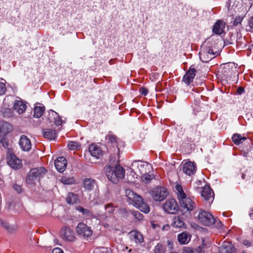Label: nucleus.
<instances>
[{"mask_svg": "<svg viewBox=\"0 0 253 253\" xmlns=\"http://www.w3.org/2000/svg\"><path fill=\"white\" fill-rule=\"evenodd\" d=\"M6 91L5 85L4 82L0 81V95L4 94Z\"/></svg>", "mask_w": 253, "mask_h": 253, "instance_id": "obj_40", "label": "nucleus"}, {"mask_svg": "<svg viewBox=\"0 0 253 253\" xmlns=\"http://www.w3.org/2000/svg\"><path fill=\"white\" fill-rule=\"evenodd\" d=\"M105 212L98 215L100 220L109 221V219L112 217L115 211V207L112 204H107L105 206Z\"/></svg>", "mask_w": 253, "mask_h": 253, "instance_id": "obj_14", "label": "nucleus"}, {"mask_svg": "<svg viewBox=\"0 0 253 253\" xmlns=\"http://www.w3.org/2000/svg\"><path fill=\"white\" fill-rule=\"evenodd\" d=\"M242 178L243 180H248L251 177L250 175V172L247 170L245 172L242 174Z\"/></svg>", "mask_w": 253, "mask_h": 253, "instance_id": "obj_44", "label": "nucleus"}, {"mask_svg": "<svg viewBox=\"0 0 253 253\" xmlns=\"http://www.w3.org/2000/svg\"><path fill=\"white\" fill-rule=\"evenodd\" d=\"M13 109L19 114H23L27 107L26 104L21 100H16L14 102Z\"/></svg>", "mask_w": 253, "mask_h": 253, "instance_id": "obj_25", "label": "nucleus"}, {"mask_svg": "<svg viewBox=\"0 0 253 253\" xmlns=\"http://www.w3.org/2000/svg\"><path fill=\"white\" fill-rule=\"evenodd\" d=\"M250 215L251 217L253 218V208L251 210V212L250 213Z\"/></svg>", "mask_w": 253, "mask_h": 253, "instance_id": "obj_55", "label": "nucleus"}, {"mask_svg": "<svg viewBox=\"0 0 253 253\" xmlns=\"http://www.w3.org/2000/svg\"><path fill=\"white\" fill-rule=\"evenodd\" d=\"M199 55L200 60L205 63L208 62L215 57V53L207 42H204L201 46Z\"/></svg>", "mask_w": 253, "mask_h": 253, "instance_id": "obj_6", "label": "nucleus"}, {"mask_svg": "<svg viewBox=\"0 0 253 253\" xmlns=\"http://www.w3.org/2000/svg\"><path fill=\"white\" fill-rule=\"evenodd\" d=\"M67 160L63 157L58 158L55 161V167L57 170L60 172H63L67 166Z\"/></svg>", "mask_w": 253, "mask_h": 253, "instance_id": "obj_22", "label": "nucleus"}, {"mask_svg": "<svg viewBox=\"0 0 253 253\" xmlns=\"http://www.w3.org/2000/svg\"><path fill=\"white\" fill-rule=\"evenodd\" d=\"M169 253H178L171 252H170Z\"/></svg>", "mask_w": 253, "mask_h": 253, "instance_id": "obj_57", "label": "nucleus"}, {"mask_svg": "<svg viewBox=\"0 0 253 253\" xmlns=\"http://www.w3.org/2000/svg\"><path fill=\"white\" fill-rule=\"evenodd\" d=\"M51 115L54 116V123L56 126H59L62 125L63 121L60 118L58 113L52 111Z\"/></svg>", "mask_w": 253, "mask_h": 253, "instance_id": "obj_36", "label": "nucleus"}, {"mask_svg": "<svg viewBox=\"0 0 253 253\" xmlns=\"http://www.w3.org/2000/svg\"><path fill=\"white\" fill-rule=\"evenodd\" d=\"M248 25L249 27L250 28V31H253V16L251 17L248 22Z\"/></svg>", "mask_w": 253, "mask_h": 253, "instance_id": "obj_43", "label": "nucleus"}, {"mask_svg": "<svg viewBox=\"0 0 253 253\" xmlns=\"http://www.w3.org/2000/svg\"><path fill=\"white\" fill-rule=\"evenodd\" d=\"M82 186L85 190L90 191L97 187V182L93 178H85L82 182Z\"/></svg>", "mask_w": 253, "mask_h": 253, "instance_id": "obj_18", "label": "nucleus"}, {"mask_svg": "<svg viewBox=\"0 0 253 253\" xmlns=\"http://www.w3.org/2000/svg\"><path fill=\"white\" fill-rule=\"evenodd\" d=\"M206 246L205 244H202L196 249H188L187 252L188 253H205Z\"/></svg>", "mask_w": 253, "mask_h": 253, "instance_id": "obj_32", "label": "nucleus"}, {"mask_svg": "<svg viewBox=\"0 0 253 253\" xmlns=\"http://www.w3.org/2000/svg\"><path fill=\"white\" fill-rule=\"evenodd\" d=\"M190 235L186 232L179 234L177 236L178 240L181 244H187L190 241Z\"/></svg>", "mask_w": 253, "mask_h": 253, "instance_id": "obj_27", "label": "nucleus"}, {"mask_svg": "<svg viewBox=\"0 0 253 253\" xmlns=\"http://www.w3.org/2000/svg\"><path fill=\"white\" fill-rule=\"evenodd\" d=\"M60 235L61 237L66 241L73 242L77 239L74 230L69 227H62L60 230Z\"/></svg>", "mask_w": 253, "mask_h": 253, "instance_id": "obj_12", "label": "nucleus"}, {"mask_svg": "<svg viewBox=\"0 0 253 253\" xmlns=\"http://www.w3.org/2000/svg\"><path fill=\"white\" fill-rule=\"evenodd\" d=\"M194 67V65H191L183 78V82L187 85L193 82L195 76L196 70Z\"/></svg>", "mask_w": 253, "mask_h": 253, "instance_id": "obj_16", "label": "nucleus"}, {"mask_svg": "<svg viewBox=\"0 0 253 253\" xmlns=\"http://www.w3.org/2000/svg\"><path fill=\"white\" fill-rule=\"evenodd\" d=\"M139 92H140L141 94L143 95L144 96H146L148 94V89L144 87H141L139 88Z\"/></svg>", "mask_w": 253, "mask_h": 253, "instance_id": "obj_46", "label": "nucleus"}, {"mask_svg": "<svg viewBox=\"0 0 253 253\" xmlns=\"http://www.w3.org/2000/svg\"><path fill=\"white\" fill-rule=\"evenodd\" d=\"M76 233L81 237L87 238L92 234L91 228L84 223H79L76 228Z\"/></svg>", "mask_w": 253, "mask_h": 253, "instance_id": "obj_11", "label": "nucleus"}, {"mask_svg": "<svg viewBox=\"0 0 253 253\" xmlns=\"http://www.w3.org/2000/svg\"><path fill=\"white\" fill-rule=\"evenodd\" d=\"M225 23L222 20H218L213 25L212 31L216 34L220 35L223 32Z\"/></svg>", "mask_w": 253, "mask_h": 253, "instance_id": "obj_26", "label": "nucleus"}, {"mask_svg": "<svg viewBox=\"0 0 253 253\" xmlns=\"http://www.w3.org/2000/svg\"><path fill=\"white\" fill-rule=\"evenodd\" d=\"M152 227L153 229H156L157 227H160V226L159 224H155V223H153L152 224Z\"/></svg>", "mask_w": 253, "mask_h": 253, "instance_id": "obj_54", "label": "nucleus"}, {"mask_svg": "<svg viewBox=\"0 0 253 253\" xmlns=\"http://www.w3.org/2000/svg\"><path fill=\"white\" fill-rule=\"evenodd\" d=\"M61 182L64 184H73L76 182L74 177L63 176L61 178Z\"/></svg>", "mask_w": 253, "mask_h": 253, "instance_id": "obj_34", "label": "nucleus"}, {"mask_svg": "<svg viewBox=\"0 0 253 253\" xmlns=\"http://www.w3.org/2000/svg\"><path fill=\"white\" fill-rule=\"evenodd\" d=\"M243 19V17L241 16H236L234 21V25L237 26L238 24L241 23Z\"/></svg>", "mask_w": 253, "mask_h": 253, "instance_id": "obj_41", "label": "nucleus"}, {"mask_svg": "<svg viewBox=\"0 0 253 253\" xmlns=\"http://www.w3.org/2000/svg\"><path fill=\"white\" fill-rule=\"evenodd\" d=\"M155 253H164L165 251L164 248L162 245H158L156 246L155 249Z\"/></svg>", "mask_w": 253, "mask_h": 253, "instance_id": "obj_39", "label": "nucleus"}, {"mask_svg": "<svg viewBox=\"0 0 253 253\" xmlns=\"http://www.w3.org/2000/svg\"><path fill=\"white\" fill-rule=\"evenodd\" d=\"M104 226L105 227V228H108L109 227V225L108 223H105L104 224Z\"/></svg>", "mask_w": 253, "mask_h": 253, "instance_id": "obj_56", "label": "nucleus"}, {"mask_svg": "<svg viewBox=\"0 0 253 253\" xmlns=\"http://www.w3.org/2000/svg\"><path fill=\"white\" fill-rule=\"evenodd\" d=\"M172 225L177 228L185 227V223L182 218L179 216H174L172 220Z\"/></svg>", "mask_w": 253, "mask_h": 253, "instance_id": "obj_30", "label": "nucleus"}, {"mask_svg": "<svg viewBox=\"0 0 253 253\" xmlns=\"http://www.w3.org/2000/svg\"><path fill=\"white\" fill-rule=\"evenodd\" d=\"M101 253H107V252H102Z\"/></svg>", "mask_w": 253, "mask_h": 253, "instance_id": "obj_58", "label": "nucleus"}, {"mask_svg": "<svg viewBox=\"0 0 253 253\" xmlns=\"http://www.w3.org/2000/svg\"><path fill=\"white\" fill-rule=\"evenodd\" d=\"M131 241L136 244H141L144 241L142 234L138 231H132L129 233Z\"/></svg>", "mask_w": 253, "mask_h": 253, "instance_id": "obj_24", "label": "nucleus"}, {"mask_svg": "<svg viewBox=\"0 0 253 253\" xmlns=\"http://www.w3.org/2000/svg\"><path fill=\"white\" fill-rule=\"evenodd\" d=\"M247 139L246 137H242L241 134L238 133H235L233 134L232 140L233 142L236 145H239L240 144L243 142V141H244Z\"/></svg>", "mask_w": 253, "mask_h": 253, "instance_id": "obj_31", "label": "nucleus"}, {"mask_svg": "<svg viewBox=\"0 0 253 253\" xmlns=\"http://www.w3.org/2000/svg\"><path fill=\"white\" fill-rule=\"evenodd\" d=\"M167 191L163 187H155L151 192L152 197L155 201H162L167 197Z\"/></svg>", "mask_w": 253, "mask_h": 253, "instance_id": "obj_13", "label": "nucleus"}, {"mask_svg": "<svg viewBox=\"0 0 253 253\" xmlns=\"http://www.w3.org/2000/svg\"><path fill=\"white\" fill-rule=\"evenodd\" d=\"M42 133L44 137L50 140H53L57 136L56 130L52 129H44Z\"/></svg>", "mask_w": 253, "mask_h": 253, "instance_id": "obj_28", "label": "nucleus"}, {"mask_svg": "<svg viewBox=\"0 0 253 253\" xmlns=\"http://www.w3.org/2000/svg\"><path fill=\"white\" fill-rule=\"evenodd\" d=\"M44 107H40V106H36L34 108V115L33 116L35 118H40L43 114L44 111Z\"/></svg>", "mask_w": 253, "mask_h": 253, "instance_id": "obj_33", "label": "nucleus"}, {"mask_svg": "<svg viewBox=\"0 0 253 253\" xmlns=\"http://www.w3.org/2000/svg\"><path fill=\"white\" fill-rule=\"evenodd\" d=\"M106 175L108 178L114 183H117L125 176V169L118 165L115 167L108 166L106 167Z\"/></svg>", "mask_w": 253, "mask_h": 253, "instance_id": "obj_3", "label": "nucleus"}, {"mask_svg": "<svg viewBox=\"0 0 253 253\" xmlns=\"http://www.w3.org/2000/svg\"><path fill=\"white\" fill-rule=\"evenodd\" d=\"M0 143L5 149L8 148L9 146V142L6 139L4 138L1 139L0 140Z\"/></svg>", "mask_w": 253, "mask_h": 253, "instance_id": "obj_42", "label": "nucleus"}, {"mask_svg": "<svg viewBox=\"0 0 253 253\" xmlns=\"http://www.w3.org/2000/svg\"><path fill=\"white\" fill-rule=\"evenodd\" d=\"M4 228L9 233H14L18 230V227L16 225H9L7 223Z\"/></svg>", "mask_w": 253, "mask_h": 253, "instance_id": "obj_38", "label": "nucleus"}, {"mask_svg": "<svg viewBox=\"0 0 253 253\" xmlns=\"http://www.w3.org/2000/svg\"><path fill=\"white\" fill-rule=\"evenodd\" d=\"M19 144L24 151H29L32 147L30 139L26 135H22L21 136L19 141Z\"/></svg>", "mask_w": 253, "mask_h": 253, "instance_id": "obj_17", "label": "nucleus"}, {"mask_svg": "<svg viewBox=\"0 0 253 253\" xmlns=\"http://www.w3.org/2000/svg\"><path fill=\"white\" fill-rule=\"evenodd\" d=\"M138 169L140 173L142 174L141 180L145 183H148L154 177L153 174L148 173L150 169L152 168L150 165L148 163L141 164L138 166Z\"/></svg>", "mask_w": 253, "mask_h": 253, "instance_id": "obj_8", "label": "nucleus"}, {"mask_svg": "<svg viewBox=\"0 0 253 253\" xmlns=\"http://www.w3.org/2000/svg\"><path fill=\"white\" fill-rule=\"evenodd\" d=\"M237 92L238 94H241L245 92V89L242 87H239L237 89Z\"/></svg>", "mask_w": 253, "mask_h": 253, "instance_id": "obj_51", "label": "nucleus"}, {"mask_svg": "<svg viewBox=\"0 0 253 253\" xmlns=\"http://www.w3.org/2000/svg\"><path fill=\"white\" fill-rule=\"evenodd\" d=\"M198 221L201 224L206 226H210L214 223L222 225L220 221L216 220L210 213L202 210H201L198 215Z\"/></svg>", "mask_w": 253, "mask_h": 253, "instance_id": "obj_7", "label": "nucleus"}, {"mask_svg": "<svg viewBox=\"0 0 253 253\" xmlns=\"http://www.w3.org/2000/svg\"><path fill=\"white\" fill-rule=\"evenodd\" d=\"M46 172V170L43 167L31 169L28 173L26 182L28 184H34L35 182L39 180L41 178L44 176Z\"/></svg>", "mask_w": 253, "mask_h": 253, "instance_id": "obj_5", "label": "nucleus"}, {"mask_svg": "<svg viewBox=\"0 0 253 253\" xmlns=\"http://www.w3.org/2000/svg\"><path fill=\"white\" fill-rule=\"evenodd\" d=\"M196 170L195 164L191 162H186L183 166L182 171L188 175H192L194 174Z\"/></svg>", "mask_w": 253, "mask_h": 253, "instance_id": "obj_21", "label": "nucleus"}, {"mask_svg": "<svg viewBox=\"0 0 253 253\" xmlns=\"http://www.w3.org/2000/svg\"><path fill=\"white\" fill-rule=\"evenodd\" d=\"M134 215L135 218L139 220H141L143 218V215L138 211H135L134 212Z\"/></svg>", "mask_w": 253, "mask_h": 253, "instance_id": "obj_47", "label": "nucleus"}, {"mask_svg": "<svg viewBox=\"0 0 253 253\" xmlns=\"http://www.w3.org/2000/svg\"><path fill=\"white\" fill-rule=\"evenodd\" d=\"M169 229V226L168 224L163 225L162 227V230L163 231L168 230Z\"/></svg>", "mask_w": 253, "mask_h": 253, "instance_id": "obj_53", "label": "nucleus"}, {"mask_svg": "<svg viewBox=\"0 0 253 253\" xmlns=\"http://www.w3.org/2000/svg\"><path fill=\"white\" fill-rule=\"evenodd\" d=\"M125 193L126 197L130 200V203H131L135 207L145 213L150 211L149 206L143 202L141 196L130 189H126Z\"/></svg>", "mask_w": 253, "mask_h": 253, "instance_id": "obj_2", "label": "nucleus"}, {"mask_svg": "<svg viewBox=\"0 0 253 253\" xmlns=\"http://www.w3.org/2000/svg\"><path fill=\"white\" fill-rule=\"evenodd\" d=\"M7 222L0 218V226L4 228L7 224Z\"/></svg>", "mask_w": 253, "mask_h": 253, "instance_id": "obj_52", "label": "nucleus"}, {"mask_svg": "<svg viewBox=\"0 0 253 253\" xmlns=\"http://www.w3.org/2000/svg\"><path fill=\"white\" fill-rule=\"evenodd\" d=\"M6 161L7 164L14 169H19L22 167L21 161L9 148L7 149Z\"/></svg>", "mask_w": 253, "mask_h": 253, "instance_id": "obj_9", "label": "nucleus"}, {"mask_svg": "<svg viewBox=\"0 0 253 253\" xmlns=\"http://www.w3.org/2000/svg\"><path fill=\"white\" fill-rule=\"evenodd\" d=\"M218 251L220 253H236L234 246L229 242L224 241L221 246L219 247Z\"/></svg>", "mask_w": 253, "mask_h": 253, "instance_id": "obj_19", "label": "nucleus"}, {"mask_svg": "<svg viewBox=\"0 0 253 253\" xmlns=\"http://www.w3.org/2000/svg\"><path fill=\"white\" fill-rule=\"evenodd\" d=\"M201 196L205 200L209 202V205H211L214 199V193L209 185H206L203 188Z\"/></svg>", "mask_w": 253, "mask_h": 253, "instance_id": "obj_15", "label": "nucleus"}, {"mask_svg": "<svg viewBox=\"0 0 253 253\" xmlns=\"http://www.w3.org/2000/svg\"><path fill=\"white\" fill-rule=\"evenodd\" d=\"M106 139L108 140L112 144H116L118 138L115 135L109 133L106 136Z\"/></svg>", "mask_w": 253, "mask_h": 253, "instance_id": "obj_37", "label": "nucleus"}, {"mask_svg": "<svg viewBox=\"0 0 253 253\" xmlns=\"http://www.w3.org/2000/svg\"><path fill=\"white\" fill-rule=\"evenodd\" d=\"M78 195L73 193H69L66 197V202L69 204L73 205L76 204L78 201Z\"/></svg>", "mask_w": 253, "mask_h": 253, "instance_id": "obj_29", "label": "nucleus"}, {"mask_svg": "<svg viewBox=\"0 0 253 253\" xmlns=\"http://www.w3.org/2000/svg\"><path fill=\"white\" fill-rule=\"evenodd\" d=\"M164 210L170 214H176L178 211V206L176 200L169 199L167 200L163 205Z\"/></svg>", "mask_w": 253, "mask_h": 253, "instance_id": "obj_10", "label": "nucleus"}, {"mask_svg": "<svg viewBox=\"0 0 253 253\" xmlns=\"http://www.w3.org/2000/svg\"><path fill=\"white\" fill-rule=\"evenodd\" d=\"M68 147L70 150H79L81 148V145L77 141H71L68 144Z\"/></svg>", "mask_w": 253, "mask_h": 253, "instance_id": "obj_35", "label": "nucleus"}, {"mask_svg": "<svg viewBox=\"0 0 253 253\" xmlns=\"http://www.w3.org/2000/svg\"><path fill=\"white\" fill-rule=\"evenodd\" d=\"M77 210L81 211L83 213L85 214H88L89 212V211L88 210L84 209V208H83L81 206H78L77 208Z\"/></svg>", "mask_w": 253, "mask_h": 253, "instance_id": "obj_45", "label": "nucleus"}, {"mask_svg": "<svg viewBox=\"0 0 253 253\" xmlns=\"http://www.w3.org/2000/svg\"><path fill=\"white\" fill-rule=\"evenodd\" d=\"M219 75L223 80H230L233 76H235L237 73V68L232 63H227L223 65L218 71Z\"/></svg>", "mask_w": 253, "mask_h": 253, "instance_id": "obj_4", "label": "nucleus"}, {"mask_svg": "<svg viewBox=\"0 0 253 253\" xmlns=\"http://www.w3.org/2000/svg\"><path fill=\"white\" fill-rule=\"evenodd\" d=\"M243 244L247 247H250L253 245V241L245 240L243 241Z\"/></svg>", "mask_w": 253, "mask_h": 253, "instance_id": "obj_48", "label": "nucleus"}, {"mask_svg": "<svg viewBox=\"0 0 253 253\" xmlns=\"http://www.w3.org/2000/svg\"><path fill=\"white\" fill-rule=\"evenodd\" d=\"M13 188L17 193H20L22 192V188L20 185L15 184L13 186Z\"/></svg>", "mask_w": 253, "mask_h": 253, "instance_id": "obj_49", "label": "nucleus"}, {"mask_svg": "<svg viewBox=\"0 0 253 253\" xmlns=\"http://www.w3.org/2000/svg\"><path fill=\"white\" fill-rule=\"evenodd\" d=\"M52 253H64L63 251L59 248H54L52 252Z\"/></svg>", "mask_w": 253, "mask_h": 253, "instance_id": "obj_50", "label": "nucleus"}, {"mask_svg": "<svg viewBox=\"0 0 253 253\" xmlns=\"http://www.w3.org/2000/svg\"><path fill=\"white\" fill-rule=\"evenodd\" d=\"M13 129L12 126L8 122H0V133L2 136H5L10 132Z\"/></svg>", "mask_w": 253, "mask_h": 253, "instance_id": "obj_23", "label": "nucleus"}, {"mask_svg": "<svg viewBox=\"0 0 253 253\" xmlns=\"http://www.w3.org/2000/svg\"><path fill=\"white\" fill-rule=\"evenodd\" d=\"M88 150L90 155L96 159H99L102 156V151L100 147L95 144L90 145Z\"/></svg>", "mask_w": 253, "mask_h": 253, "instance_id": "obj_20", "label": "nucleus"}, {"mask_svg": "<svg viewBox=\"0 0 253 253\" xmlns=\"http://www.w3.org/2000/svg\"><path fill=\"white\" fill-rule=\"evenodd\" d=\"M175 189L180 206L183 210H186L187 211H192L196 207L195 202L190 198L187 197L181 185L179 184L176 185Z\"/></svg>", "mask_w": 253, "mask_h": 253, "instance_id": "obj_1", "label": "nucleus"}]
</instances>
